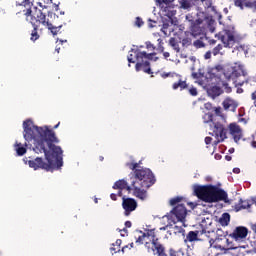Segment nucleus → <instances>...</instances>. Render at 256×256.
I'll return each instance as SVG.
<instances>
[{
  "mask_svg": "<svg viewBox=\"0 0 256 256\" xmlns=\"http://www.w3.org/2000/svg\"><path fill=\"white\" fill-rule=\"evenodd\" d=\"M25 141H36L34 144L35 153H44L47 163L41 157L28 160L27 164L31 169H44V171H55L61 169L63 165V149L55 145L59 143V138L55 131L49 126L38 127L33 124V120L27 119L23 122Z\"/></svg>",
  "mask_w": 256,
  "mask_h": 256,
  "instance_id": "1",
  "label": "nucleus"
},
{
  "mask_svg": "<svg viewBox=\"0 0 256 256\" xmlns=\"http://www.w3.org/2000/svg\"><path fill=\"white\" fill-rule=\"evenodd\" d=\"M19 5L24 8L22 11L26 20L29 21L33 27L30 39L31 41H37L40 37L38 32L39 25H43V23H45V13L37 7H33V2H31V0H23Z\"/></svg>",
  "mask_w": 256,
  "mask_h": 256,
  "instance_id": "2",
  "label": "nucleus"
},
{
  "mask_svg": "<svg viewBox=\"0 0 256 256\" xmlns=\"http://www.w3.org/2000/svg\"><path fill=\"white\" fill-rule=\"evenodd\" d=\"M194 194L205 203H218V201H225L227 203L228 199L227 192L214 185H195Z\"/></svg>",
  "mask_w": 256,
  "mask_h": 256,
  "instance_id": "3",
  "label": "nucleus"
},
{
  "mask_svg": "<svg viewBox=\"0 0 256 256\" xmlns=\"http://www.w3.org/2000/svg\"><path fill=\"white\" fill-rule=\"evenodd\" d=\"M130 53H134L135 59L137 61L135 65V70L137 72L143 71L144 73H147V75H153V71L151 70V63L149 61H158L159 57L155 56L157 53H147L145 51H139V50H131Z\"/></svg>",
  "mask_w": 256,
  "mask_h": 256,
  "instance_id": "4",
  "label": "nucleus"
},
{
  "mask_svg": "<svg viewBox=\"0 0 256 256\" xmlns=\"http://www.w3.org/2000/svg\"><path fill=\"white\" fill-rule=\"evenodd\" d=\"M135 180H132L131 183H138L142 185L145 189L153 187L157 182L155 179V174L149 168H140V170H135L134 172Z\"/></svg>",
  "mask_w": 256,
  "mask_h": 256,
  "instance_id": "5",
  "label": "nucleus"
},
{
  "mask_svg": "<svg viewBox=\"0 0 256 256\" xmlns=\"http://www.w3.org/2000/svg\"><path fill=\"white\" fill-rule=\"evenodd\" d=\"M228 79H232L239 87H243L247 81V71L243 65L235 64L231 68V73L228 75Z\"/></svg>",
  "mask_w": 256,
  "mask_h": 256,
  "instance_id": "6",
  "label": "nucleus"
},
{
  "mask_svg": "<svg viewBox=\"0 0 256 256\" xmlns=\"http://www.w3.org/2000/svg\"><path fill=\"white\" fill-rule=\"evenodd\" d=\"M186 19L190 22V31L194 37H198L203 34V27H201V25H203V19L198 18L193 20V16L191 15H187Z\"/></svg>",
  "mask_w": 256,
  "mask_h": 256,
  "instance_id": "7",
  "label": "nucleus"
},
{
  "mask_svg": "<svg viewBox=\"0 0 256 256\" xmlns=\"http://www.w3.org/2000/svg\"><path fill=\"white\" fill-rule=\"evenodd\" d=\"M212 125L213 135H215L218 143L225 141V139L227 138V129L225 128V126H223V124L219 122H213Z\"/></svg>",
  "mask_w": 256,
  "mask_h": 256,
  "instance_id": "8",
  "label": "nucleus"
},
{
  "mask_svg": "<svg viewBox=\"0 0 256 256\" xmlns=\"http://www.w3.org/2000/svg\"><path fill=\"white\" fill-rule=\"evenodd\" d=\"M122 207L124 209V215L129 217L137 209V200L123 197Z\"/></svg>",
  "mask_w": 256,
  "mask_h": 256,
  "instance_id": "9",
  "label": "nucleus"
},
{
  "mask_svg": "<svg viewBox=\"0 0 256 256\" xmlns=\"http://www.w3.org/2000/svg\"><path fill=\"white\" fill-rule=\"evenodd\" d=\"M172 79H174V83L172 84V89L177 91H185V89H189V84H187V80H183V76L181 74L173 73Z\"/></svg>",
  "mask_w": 256,
  "mask_h": 256,
  "instance_id": "10",
  "label": "nucleus"
},
{
  "mask_svg": "<svg viewBox=\"0 0 256 256\" xmlns=\"http://www.w3.org/2000/svg\"><path fill=\"white\" fill-rule=\"evenodd\" d=\"M131 189L134 197H137V199H140L141 201L147 199V190H145V186L138 184L137 182H131Z\"/></svg>",
  "mask_w": 256,
  "mask_h": 256,
  "instance_id": "11",
  "label": "nucleus"
},
{
  "mask_svg": "<svg viewBox=\"0 0 256 256\" xmlns=\"http://www.w3.org/2000/svg\"><path fill=\"white\" fill-rule=\"evenodd\" d=\"M153 239H155V229H148L143 233V235L138 237L136 243L139 245H143V243H145V247H149V242H147V240L151 243Z\"/></svg>",
  "mask_w": 256,
  "mask_h": 256,
  "instance_id": "12",
  "label": "nucleus"
},
{
  "mask_svg": "<svg viewBox=\"0 0 256 256\" xmlns=\"http://www.w3.org/2000/svg\"><path fill=\"white\" fill-rule=\"evenodd\" d=\"M218 37L224 44V47H229L231 49V47L235 45V35L229 31L225 32L224 34L220 32Z\"/></svg>",
  "mask_w": 256,
  "mask_h": 256,
  "instance_id": "13",
  "label": "nucleus"
},
{
  "mask_svg": "<svg viewBox=\"0 0 256 256\" xmlns=\"http://www.w3.org/2000/svg\"><path fill=\"white\" fill-rule=\"evenodd\" d=\"M173 215H175L177 221L180 223L185 222V217H187V208L183 204H178L173 210Z\"/></svg>",
  "mask_w": 256,
  "mask_h": 256,
  "instance_id": "14",
  "label": "nucleus"
},
{
  "mask_svg": "<svg viewBox=\"0 0 256 256\" xmlns=\"http://www.w3.org/2000/svg\"><path fill=\"white\" fill-rule=\"evenodd\" d=\"M229 129L230 135H232L235 143H239L243 137V131L241 130V127L237 124H230Z\"/></svg>",
  "mask_w": 256,
  "mask_h": 256,
  "instance_id": "15",
  "label": "nucleus"
},
{
  "mask_svg": "<svg viewBox=\"0 0 256 256\" xmlns=\"http://www.w3.org/2000/svg\"><path fill=\"white\" fill-rule=\"evenodd\" d=\"M249 234V230L247 227L244 226H238L236 229L233 231V233L230 235L233 239H245L247 235Z\"/></svg>",
  "mask_w": 256,
  "mask_h": 256,
  "instance_id": "16",
  "label": "nucleus"
},
{
  "mask_svg": "<svg viewBox=\"0 0 256 256\" xmlns=\"http://www.w3.org/2000/svg\"><path fill=\"white\" fill-rule=\"evenodd\" d=\"M152 251H156V254L158 256H167V253H165V247L159 243V239L157 238V236H155L152 239Z\"/></svg>",
  "mask_w": 256,
  "mask_h": 256,
  "instance_id": "17",
  "label": "nucleus"
},
{
  "mask_svg": "<svg viewBox=\"0 0 256 256\" xmlns=\"http://www.w3.org/2000/svg\"><path fill=\"white\" fill-rule=\"evenodd\" d=\"M205 233V229H202V231L196 230V231H190L186 235L185 243H193L195 241H199V236L203 235Z\"/></svg>",
  "mask_w": 256,
  "mask_h": 256,
  "instance_id": "18",
  "label": "nucleus"
},
{
  "mask_svg": "<svg viewBox=\"0 0 256 256\" xmlns=\"http://www.w3.org/2000/svg\"><path fill=\"white\" fill-rule=\"evenodd\" d=\"M43 25H44V27H47L48 31H50L52 33V35H59V33L61 32V28L63 27V25H60V26L52 25L49 21H47V15H45V14H44Z\"/></svg>",
  "mask_w": 256,
  "mask_h": 256,
  "instance_id": "19",
  "label": "nucleus"
},
{
  "mask_svg": "<svg viewBox=\"0 0 256 256\" xmlns=\"http://www.w3.org/2000/svg\"><path fill=\"white\" fill-rule=\"evenodd\" d=\"M132 186H129V184L125 181V179L118 180L114 183L112 186V189H119V191H123V189H126L128 193H131Z\"/></svg>",
  "mask_w": 256,
  "mask_h": 256,
  "instance_id": "20",
  "label": "nucleus"
},
{
  "mask_svg": "<svg viewBox=\"0 0 256 256\" xmlns=\"http://www.w3.org/2000/svg\"><path fill=\"white\" fill-rule=\"evenodd\" d=\"M222 105L225 111H232L233 113H235V111L237 110V102H235V100L231 98H226L223 101Z\"/></svg>",
  "mask_w": 256,
  "mask_h": 256,
  "instance_id": "21",
  "label": "nucleus"
},
{
  "mask_svg": "<svg viewBox=\"0 0 256 256\" xmlns=\"http://www.w3.org/2000/svg\"><path fill=\"white\" fill-rule=\"evenodd\" d=\"M251 207V204H249V201L240 199L239 203L235 204V211H243V209H249Z\"/></svg>",
  "mask_w": 256,
  "mask_h": 256,
  "instance_id": "22",
  "label": "nucleus"
},
{
  "mask_svg": "<svg viewBox=\"0 0 256 256\" xmlns=\"http://www.w3.org/2000/svg\"><path fill=\"white\" fill-rule=\"evenodd\" d=\"M230 222H231V215L229 213H223L219 219L220 225H222V227H227V225H229Z\"/></svg>",
  "mask_w": 256,
  "mask_h": 256,
  "instance_id": "23",
  "label": "nucleus"
},
{
  "mask_svg": "<svg viewBox=\"0 0 256 256\" xmlns=\"http://www.w3.org/2000/svg\"><path fill=\"white\" fill-rule=\"evenodd\" d=\"M16 152L19 157H23L27 153V148L23 147L21 143L16 144Z\"/></svg>",
  "mask_w": 256,
  "mask_h": 256,
  "instance_id": "24",
  "label": "nucleus"
},
{
  "mask_svg": "<svg viewBox=\"0 0 256 256\" xmlns=\"http://www.w3.org/2000/svg\"><path fill=\"white\" fill-rule=\"evenodd\" d=\"M169 44L171 47L176 51V53H179L181 51V48H179V42L175 38H170Z\"/></svg>",
  "mask_w": 256,
  "mask_h": 256,
  "instance_id": "25",
  "label": "nucleus"
},
{
  "mask_svg": "<svg viewBox=\"0 0 256 256\" xmlns=\"http://www.w3.org/2000/svg\"><path fill=\"white\" fill-rule=\"evenodd\" d=\"M126 167H129L131 169V171H134V173H135V171L141 170V168H139V163L134 162V161L126 163Z\"/></svg>",
  "mask_w": 256,
  "mask_h": 256,
  "instance_id": "26",
  "label": "nucleus"
},
{
  "mask_svg": "<svg viewBox=\"0 0 256 256\" xmlns=\"http://www.w3.org/2000/svg\"><path fill=\"white\" fill-rule=\"evenodd\" d=\"M222 91H221V88L218 87V86H214L211 88L210 90V94L213 96V97H219V95H221Z\"/></svg>",
  "mask_w": 256,
  "mask_h": 256,
  "instance_id": "27",
  "label": "nucleus"
},
{
  "mask_svg": "<svg viewBox=\"0 0 256 256\" xmlns=\"http://www.w3.org/2000/svg\"><path fill=\"white\" fill-rule=\"evenodd\" d=\"M245 3H249L247 0H234L235 7H239V9H245Z\"/></svg>",
  "mask_w": 256,
  "mask_h": 256,
  "instance_id": "28",
  "label": "nucleus"
},
{
  "mask_svg": "<svg viewBox=\"0 0 256 256\" xmlns=\"http://www.w3.org/2000/svg\"><path fill=\"white\" fill-rule=\"evenodd\" d=\"M204 123H213V113H206L203 116Z\"/></svg>",
  "mask_w": 256,
  "mask_h": 256,
  "instance_id": "29",
  "label": "nucleus"
},
{
  "mask_svg": "<svg viewBox=\"0 0 256 256\" xmlns=\"http://www.w3.org/2000/svg\"><path fill=\"white\" fill-rule=\"evenodd\" d=\"M245 7L247 9H253V11H256V0L246 2Z\"/></svg>",
  "mask_w": 256,
  "mask_h": 256,
  "instance_id": "30",
  "label": "nucleus"
},
{
  "mask_svg": "<svg viewBox=\"0 0 256 256\" xmlns=\"http://www.w3.org/2000/svg\"><path fill=\"white\" fill-rule=\"evenodd\" d=\"M193 41L191 40V38L186 37L182 39V46L183 47H190V45H192Z\"/></svg>",
  "mask_w": 256,
  "mask_h": 256,
  "instance_id": "31",
  "label": "nucleus"
},
{
  "mask_svg": "<svg viewBox=\"0 0 256 256\" xmlns=\"http://www.w3.org/2000/svg\"><path fill=\"white\" fill-rule=\"evenodd\" d=\"M181 201H183V197L177 196L170 200V205H172V207H174V205H177V203H181Z\"/></svg>",
  "mask_w": 256,
  "mask_h": 256,
  "instance_id": "32",
  "label": "nucleus"
},
{
  "mask_svg": "<svg viewBox=\"0 0 256 256\" xmlns=\"http://www.w3.org/2000/svg\"><path fill=\"white\" fill-rule=\"evenodd\" d=\"M222 49H223V45L218 44L215 48H213L212 54H213L214 56H217V55H219V53H221V50H222Z\"/></svg>",
  "mask_w": 256,
  "mask_h": 256,
  "instance_id": "33",
  "label": "nucleus"
},
{
  "mask_svg": "<svg viewBox=\"0 0 256 256\" xmlns=\"http://www.w3.org/2000/svg\"><path fill=\"white\" fill-rule=\"evenodd\" d=\"M194 47H196L197 49H201V47H205V44L203 43V41L201 40H196L193 43Z\"/></svg>",
  "mask_w": 256,
  "mask_h": 256,
  "instance_id": "34",
  "label": "nucleus"
},
{
  "mask_svg": "<svg viewBox=\"0 0 256 256\" xmlns=\"http://www.w3.org/2000/svg\"><path fill=\"white\" fill-rule=\"evenodd\" d=\"M189 93L190 95H192V97H197V88L195 87L190 88Z\"/></svg>",
  "mask_w": 256,
  "mask_h": 256,
  "instance_id": "35",
  "label": "nucleus"
},
{
  "mask_svg": "<svg viewBox=\"0 0 256 256\" xmlns=\"http://www.w3.org/2000/svg\"><path fill=\"white\" fill-rule=\"evenodd\" d=\"M135 24L137 27H143V19H141L140 17H137Z\"/></svg>",
  "mask_w": 256,
  "mask_h": 256,
  "instance_id": "36",
  "label": "nucleus"
},
{
  "mask_svg": "<svg viewBox=\"0 0 256 256\" xmlns=\"http://www.w3.org/2000/svg\"><path fill=\"white\" fill-rule=\"evenodd\" d=\"M175 233H185V230L181 226H174Z\"/></svg>",
  "mask_w": 256,
  "mask_h": 256,
  "instance_id": "37",
  "label": "nucleus"
},
{
  "mask_svg": "<svg viewBox=\"0 0 256 256\" xmlns=\"http://www.w3.org/2000/svg\"><path fill=\"white\" fill-rule=\"evenodd\" d=\"M146 47L150 49V51H155L156 47L151 42H146Z\"/></svg>",
  "mask_w": 256,
  "mask_h": 256,
  "instance_id": "38",
  "label": "nucleus"
},
{
  "mask_svg": "<svg viewBox=\"0 0 256 256\" xmlns=\"http://www.w3.org/2000/svg\"><path fill=\"white\" fill-rule=\"evenodd\" d=\"M135 54H129L128 55V63H135V58H134Z\"/></svg>",
  "mask_w": 256,
  "mask_h": 256,
  "instance_id": "39",
  "label": "nucleus"
},
{
  "mask_svg": "<svg viewBox=\"0 0 256 256\" xmlns=\"http://www.w3.org/2000/svg\"><path fill=\"white\" fill-rule=\"evenodd\" d=\"M111 251H113L114 253H119L121 251V247L119 246L111 247Z\"/></svg>",
  "mask_w": 256,
  "mask_h": 256,
  "instance_id": "40",
  "label": "nucleus"
},
{
  "mask_svg": "<svg viewBox=\"0 0 256 256\" xmlns=\"http://www.w3.org/2000/svg\"><path fill=\"white\" fill-rule=\"evenodd\" d=\"M153 23H157V22L153 21L152 19H148V27H150V29H153V27H155V25H153Z\"/></svg>",
  "mask_w": 256,
  "mask_h": 256,
  "instance_id": "41",
  "label": "nucleus"
},
{
  "mask_svg": "<svg viewBox=\"0 0 256 256\" xmlns=\"http://www.w3.org/2000/svg\"><path fill=\"white\" fill-rule=\"evenodd\" d=\"M214 71H217L218 73H221V71H223V66H221V65L215 66Z\"/></svg>",
  "mask_w": 256,
  "mask_h": 256,
  "instance_id": "42",
  "label": "nucleus"
},
{
  "mask_svg": "<svg viewBox=\"0 0 256 256\" xmlns=\"http://www.w3.org/2000/svg\"><path fill=\"white\" fill-rule=\"evenodd\" d=\"M167 77H172L173 78V73L169 72V73H163L162 74L163 79H167Z\"/></svg>",
  "mask_w": 256,
  "mask_h": 256,
  "instance_id": "43",
  "label": "nucleus"
},
{
  "mask_svg": "<svg viewBox=\"0 0 256 256\" xmlns=\"http://www.w3.org/2000/svg\"><path fill=\"white\" fill-rule=\"evenodd\" d=\"M213 141V138H211V137H209V136H207L206 138H205V143H206V145H211V142Z\"/></svg>",
  "mask_w": 256,
  "mask_h": 256,
  "instance_id": "44",
  "label": "nucleus"
},
{
  "mask_svg": "<svg viewBox=\"0 0 256 256\" xmlns=\"http://www.w3.org/2000/svg\"><path fill=\"white\" fill-rule=\"evenodd\" d=\"M167 17H169L171 19V17H174L175 15V11H169L167 14H165Z\"/></svg>",
  "mask_w": 256,
  "mask_h": 256,
  "instance_id": "45",
  "label": "nucleus"
},
{
  "mask_svg": "<svg viewBox=\"0 0 256 256\" xmlns=\"http://www.w3.org/2000/svg\"><path fill=\"white\" fill-rule=\"evenodd\" d=\"M121 239L116 240L115 244H113L114 247H121Z\"/></svg>",
  "mask_w": 256,
  "mask_h": 256,
  "instance_id": "46",
  "label": "nucleus"
},
{
  "mask_svg": "<svg viewBox=\"0 0 256 256\" xmlns=\"http://www.w3.org/2000/svg\"><path fill=\"white\" fill-rule=\"evenodd\" d=\"M214 111L216 115H221V107H216Z\"/></svg>",
  "mask_w": 256,
  "mask_h": 256,
  "instance_id": "47",
  "label": "nucleus"
},
{
  "mask_svg": "<svg viewBox=\"0 0 256 256\" xmlns=\"http://www.w3.org/2000/svg\"><path fill=\"white\" fill-rule=\"evenodd\" d=\"M211 58V51H208L204 55V59H210Z\"/></svg>",
  "mask_w": 256,
  "mask_h": 256,
  "instance_id": "48",
  "label": "nucleus"
},
{
  "mask_svg": "<svg viewBox=\"0 0 256 256\" xmlns=\"http://www.w3.org/2000/svg\"><path fill=\"white\" fill-rule=\"evenodd\" d=\"M110 199H112V201H117V194L112 193V194L110 195Z\"/></svg>",
  "mask_w": 256,
  "mask_h": 256,
  "instance_id": "49",
  "label": "nucleus"
},
{
  "mask_svg": "<svg viewBox=\"0 0 256 256\" xmlns=\"http://www.w3.org/2000/svg\"><path fill=\"white\" fill-rule=\"evenodd\" d=\"M163 57L164 59H169V57H171V54H169V52H164Z\"/></svg>",
  "mask_w": 256,
  "mask_h": 256,
  "instance_id": "50",
  "label": "nucleus"
},
{
  "mask_svg": "<svg viewBox=\"0 0 256 256\" xmlns=\"http://www.w3.org/2000/svg\"><path fill=\"white\" fill-rule=\"evenodd\" d=\"M158 51H159V53H163V51H165V47H163L162 45H159Z\"/></svg>",
  "mask_w": 256,
  "mask_h": 256,
  "instance_id": "51",
  "label": "nucleus"
},
{
  "mask_svg": "<svg viewBox=\"0 0 256 256\" xmlns=\"http://www.w3.org/2000/svg\"><path fill=\"white\" fill-rule=\"evenodd\" d=\"M131 221H126L125 222V227L127 228V229H130V227H131Z\"/></svg>",
  "mask_w": 256,
  "mask_h": 256,
  "instance_id": "52",
  "label": "nucleus"
},
{
  "mask_svg": "<svg viewBox=\"0 0 256 256\" xmlns=\"http://www.w3.org/2000/svg\"><path fill=\"white\" fill-rule=\"evenodd\" d=\"M221 154H215V159L217 160V161H219V160H221Z\"/></svg>",
  "mask_w": 256,
  "mask_h": 256,
  "instance_id": "53",
  "label": "nucleus"
},
{
  "mask_svg": "<svg viewBox=\"0 0 256 256\" xmlns=\"http://www.w3.org/2000/svg\"><path fill=\"white\" fill-rule=\"evenodd\" d=\"M240 171H241V170H240L239 168H234V169H233V173H240Z\"/></svg>",
  "mask_w": 256,
  "mask_h": 256,
  "instance_id": "54",
  "label": "nucleus"
},
{
  "mask_svg": "<svg viewBox=\"0 0 256 256\" xmlns=\"http://www.w3.org/2000/svg\"><path fill=\"white\" fill-rule=\"evenodd\" d=\"M215 43H217V40H210V41H209V44H210V45H215Z\"/></svg>",
  "mask_w": 256,
  "mask_h": 256,
  "instance_id": "55",
  "label": "nucleus"
},
{
  "mask_svg": "<svg viewBox=\"0 0 256 256\" xmlns=\"http://www.w3.org/2000/svg\"><path fill=\"white\" fill-rule=\"evenodd\" d=\"M126 249H129V246H128V245L122 247V253H125V250H126Z\"/></svg>",
  "mask_w": 256,
  "mask_h": 256,
  "instance_id": "56",
  "label": "nucleus"
},
{
  "mask_svg": "<svg viewBox=\"0 0 256 256\" xmlns=\"http://www.w3.org/2000/svg\"><path fill=\"white\" fill-rule=\"evenodd\" d=\"M225 159H226V161H231L232 157L229 156V155H226V156H225Z\"/></svg>",
  "mask_w": 256,
  "mask_h": 256,
  "instance_id": "57",
  "label": "nucleus"
},
{
  "mask_svg": "<svg viewBox=\"0 0 256 256\" xmlns=\"http://www.w3.org/2000/svg\"><path fill=\"white\" fill-rule=\"evenodd\" d=\"M157 2L161 5L162 3H166L167 0H157Z\"/></svg>",
  "mask_w": 256,
  "mask_h": 256,
  "instance_id": "58",
  "label": "nucleus"
},
{
  "mask_svg": "<svg viewBox=\"0 0 256 256\" xmlns=\"http://www.w3.org/2000/svg\"><path fill=\"white\" fill-rule=\"evenodd\" d=\"M251 145L254 149H256V141H252Z\"/></svg>",
  "mask_w": 256,
  "mask_h": 256,
  "instance_id": "59",
  "label": "nucleus"
},
{
  "mask_svg": "<svg viewBox=\"0 0 256 256\" xmlns=\"http://www.w3.org/2000/svg\"><path fill=\"white\" fill-rule=\"evenodd\" d=\"M55 51H56L57 53H59V51H61V47H57V46H56Z\"/></svg>",
  "mask_w": 256,
  "mask_h": 256,
  "instance_id": "60",
  "label": "nucleus"
},
{
  "mask_svg": "<svg viewBox=\"0 0 256 256\" xmlns=\"http://www.w3.org/2000/svg\"><path fill=\"white\" fill-rule=\"evenodd\" d=\"M59 125H61V122H58L55 126L54 129H57L59 127Z\"/></svg>",
  "mask_w": 256,
  "mask_h": 256,
  "instance_id": "61",
  "label": "nucleus"
},
{
  "mask_svg": "<svg viewBox=\"0 0 256 256\" xmlns=\"http://www.w3.org/2000/svg\"><path fill=\"white\" fill-rule=\"evenodd\" d=\"M192 77H193L194 79H197V73H192Z\"/></svg>",
  "mask_w": 256,
  "mask_h": 256,
  "instance_id": "62",
  "label": "nucleus"
},
{
  "mask_svg": "<svg viewBox=\"0 0 256 256\" xmlns=\"http://www.w3.org/2000/svg\"><path fill=\"white\" fill-rule=\"evenodd\" d=\"M122 191H123V190H119V192H118L119 197H121V195L123 194Z\"/></svg>",
  "mask_w": 256,
  "mask_h": 256,
  "instance_id": "63",
  "label": "nucleus"
},
{
  "mask_svg": "<svg viewBox=\"0 0 256 256\" xmlns=\"http://www.w3.org/2000/svg\"><path fill=\"white\" fill-rule=\"evenodd\" d=\"M129 249H133V243H130Z\"/></svg>",
  "mask_w": 256,
  "mask_h": 256,
  "instance_id": "64",
  "label": "nucleus"
}]
</instances>
